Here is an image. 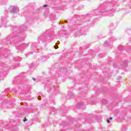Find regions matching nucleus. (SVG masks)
<instances>
[{"label":"nucleus","instance_id":"obj_5","mask_svg":"<svg viewBox=\"0 0 131 131\" xmlns=\"http://www.w3.org/2000/svg\"><path fill=\"white\" fill-rule=\"evenodd\" d=\"M110 119L111 120H112V117H110Z\"/></svg>","mask_w":131,"mask_h":131},{"label":"nucleus","instance_id":"obj_6","mask_svg":"<svg viewBox=\"0 0 131 131\" xmlns=\"http://www.w3.org/2000/svg\"><path fill=\"white\" fill-rule=\"evenodd\" d=\"M54 48H55V49H57V48L56 47V46H54Z\"/></svg>","mask_w":131,"mask_h":131},{"label":"nucleus","instance_id":"obj_1","mask_svg":"<svg viewBox=\"0 0 131 131\" xmlns=\"http://www.w3.org/2000/svg\"><path fill=\"white\" fill-rule=\"evenodd\" d=\"M23 121L25 122V121H27V119H26V117H25L24 119H23Z\"/></svg>","mask_w":131,"mask_h":131},{"label":"nucleus","instance_id":"obj_4","mask_svg":"<svg viewBox=\"0 0 131 131\" xmlns=\"http://www.w3.org/2000/svg\"><path fill=\"white\" fill-rule=\"evenodd\" d=\"M33 80H34V81H35V78H33Z\"/></svg>","mask_w":131,"mask_h":131},{"label":"nucleus","instance_id":"obj_3","mask_svg":"<svg viewBox=\"0 0 131 131\" xmlns=\"http://www.w3.org/2000/svg\"><path fill=\"white\" fill-rule=\"evenodd\" d=\"M47 6H48L47 5H44V6H43V7H44V8H46V7H47Z\"/></svg>","mask_w":131,"mask_h":131},{"label":"nucleus","instance_id":"obj_2","mask_svg":"<svg viewBox=\"0 0 131 131\" xmlns=\"http://www.w3.org/2000/svg\"><path fill=\"white\" fill-rule=\"evenodd\" d=\"M106 121H107V123H110V120H109V119H107Z\"/></svg>","mask_w":131,"mask_h":131}]
</instances>
